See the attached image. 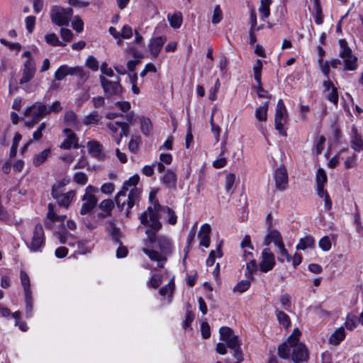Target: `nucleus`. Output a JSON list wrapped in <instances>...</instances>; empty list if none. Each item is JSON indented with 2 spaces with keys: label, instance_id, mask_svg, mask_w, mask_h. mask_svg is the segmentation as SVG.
Returning <instances> with one entry per match:
<instances>
[{
  "label": "nucleus",
  "instance_id": "58836bf2",
  "mask_svg": "<svg viewBox=\"0 0 363 363\" xmlns=\"http://www.w3.org/2000/svg\"><path fill=\"white\" fill-rule=\"evenodd\" d=\"M50 149L48 148L35 155L33 157V164L38 167L44 163L50 155Z\"/></svg>",
  "mask_w": 363,
  "mask_h": 363
},
{
  "label": "nucleus",
  "instance_id": "cd10ccee",
  "mask_svg": "<svg viewBox=\"0 0 363 363\" xmlns=\"http://www.w3.org/2000/svg\"><path fill=\"white\" fill-rule=\"evenodd\" d=\"M56 235L62 244H67L69 246L74 247L78 242L77 238L67 231H59Z\"/></svg>",
  "mask_w": 363,
  "mask_h": 363
},
{
  "label": "nucleus",
  "instance_id": "f3484780",
  "mask_svg": "<svg viewBox=\"0 0 363 363\" xmlns=\"http://www.w3.org/2000/svg\"><path fill=\"white\" fill-rule=\"evenodd\" d=\"M274 179L276 189L279 191H284L288 186V173L284 166L276 169L274 172Z\"/></svg>",
  "mask_w": 363,
  "mask_h": 363
},
{
  "label": "nucleus",
  "instance_id": "1a4fd4ad",
  "mask_svg": "<svg viewBox=\"0 0 363 363\" xmlns=\"http://www.w3.org/2000/svg\"><path fill=\"white\" fill-rule=\"evenodd\" d=\"M24 115L32 118L31 121H26L25 123L28 128H30L35 123L47 115L46 105L42 102H35L26 109Z\"/></svg>",
  "mask_w": 363,
  "mask_h": 363
},
{
  "label": "nucleus",
  "instance_id": "ddd939ff",
  "mask_svg": "<svg viewBox=\"0 0 363 363\" xmlns=\"http://www.w3.org/2000/svg\"><path fill=\"white\" fill-rule=\"evenodd\" d=\"M22 56L27 57V60L23 64L22 77L19 80L20 84H27L28 82H30L33 78L36 70L35 62L31 57L30 52L28 51H25L22 54Z\"/></svg>",
  "mask_w": 363,
  "mask_h": 363
},
{
  "label": "nucleus",
  "instance_id": "f03ea898",
  "mask_svg": "<svg viewBox=\"0 0 363 363\" xmlns=\"http://www.w3.org/2000/svg\"><path fill=\"white\" fill-rule=\"evenodd\" d=\"M149 228L146 230L147 239L142 251L148 256L150 260L157 262V267L162 268L165 264L167 257L171 255L174 245L172 240L164 235H156V232Z\"/></svg>",
  "mask_w": 363,
  "mask_h": 363
},
{
  "label": "nucleus",
  "instance_id": "bf43d9fd",
  "mask_svg": "<svg viewBox=\"0 0 363 363\" xmlns=\"http://www.w3.org/2000/svg\"><path fill=\"white\" fill-rule=\"evenodd\" d=\"M72 26L74 30L80 33L84 29V23L79 16H75L72 23Z\"/></svg>",
  "mask_w": 363,
  "mask_h": 363
},
{
  "label": "nucleus",
  "instance_id": "de8ad7c7",
  "mask_svg": "<svg viewBox=\"0 0 363 363\" xmlns=\"http://www.w3.org/2000/svg\"><path fill=\"white\" fill-rule=\"evenodd\" d=\"M223 19V12L219 5L214 7L211 16V22L214 24L220 23Z\"/></svg>",
  "mask_w": 363,
  "mask_h": 363
},
{
  "label": "nucleus",
  "instance_id": "6ab92c4d",
  "mask_svg": "<svg viewBox=\"0 0 363 363\" xmlns=\"http://www.w3.org/2000/svg\"><path fill=\"white\" fill-rule=\"evenodd\" d=\"M275 265V258L269 248H264L262 253V260L259 264L260 271L266 273L272 270Z\"/></svg>",
  "mask_w": 363,
  "mask_h": 363
},
{
  "label": "nucleus",
  "instance_id": "7ed1b4c3",
  "mask_svg": "<svg viewBox=\"0 0 363 363\" xmlns=\"http://www.w3.org/2000/svg\"><path fill=\"white\" fill-rule=\"evenodd\" d=\"M301 331L295 328L287 341L278 347L279 356L282 359H289L291 357L295 363H303L308 359V352L306 345L299 342Z\"/></svg>",
  "mask_w": 363,
  "mask_h": 363
},
{
  "label": "nucleus",
  "instance_id": "39448f33",
  "mask_svg": "<svg viewBox=\"0 0 363 363\" xmlns=\"http://www.w3.org/2000/svg\"><path fill=\"white\" fill-rule=\"evenodd\" d=\"M169 282L167 285L162 286L160 291L159 294L161 296L165 297L167 296L170 298L172 295V293L174 289V277L172 276L169 277L167 272L164 273L163 274H153L150 280L147 281V285L148 287H152L153 289H157L162 282L164 279H168ZM171 298H169L167 303H170Z\"/></svg>",
  "mask_w": 363,
  "mask_h": 363
},
{
  "label": "nucleus",
  "instance_id": "3c124183",
  "mask_svg": "<svg viewBox=\"0 0 363 363\" xmlns=\"http://www.w3.org/2000/svg\"><path fill=\"white\" fill-rule=\"evenodd\" d=\"M325 138L323 135L318 136L314 141V147L316 155H320L324 149Z\"/></svg>",
  "mask_w": 363,
  "mask_h": 363
},
{
  "label": "nucleus",
  "instance_id": "69168bd1",
  "mask_svg": "<svg viewBox=\"0 0 363 363\" xmlns=\"http://www.w3.org/2000/svg\"><path fill=\"white\" fill-rule=\"evenodd\" d=\"M60 35H61V38H62V40H64L67 42H69V41H71V40L73 37V33L69 29L61 28Z\"/></svg>",
  "mask_w": 363,
  "mask_h": 363
},
{
  "label": "nucleus",
  "instance_id": "864d4df0",
  "mask_svg": "<svg viewBox=\"0 0 363 363\" xmlns=\"http://www.w3.org/2000/svg\"><path fill=\"white\" fill-rule=\"evenodd\" d=\"M319 247L325 251L328 252L331 249V240L328 236L323 237L318 242Z\"/></svg>",
  "mask_w": 363,
  "mask_h": 363
},
{
  "label": "nucleus",
  "instance_id": "13d9d810",
  "mask_svg": "<svg viewBox=\"0 0 363 363\" xmlns=\"http://www.w3.org/2000/svg\"><path fill=\"white\" fill-rule=\"evenodd\" d=\"M140 143V137L138 135L132 136L129 143L128 148L131 152H135L137 150L139 143Z\"/></svg>",
  "mask_w": 363,
  "mask_h": 363
},
{
  "label": "nucleus",
  "instance_id": "9b49d317",
  "mask_svg": "<svg viewBox=\"0 0 363 363\" xmlns=\"http://www.w3.org/2000/svg\"><path fill=\"white\" fill-rule=\"evenodd\" d=\"M98 191V189L91 185L86 186L85 193L82 198L83 201L80 213L82 215H86L91 212L96 205L97 199L94 194Z\"/></svg>",
  "mask_w": 363,
  "mask_h": 363
},
{
  "label": "nucleus",
  "instance_id": "c756f323",
  "mask_svg": "<svg viewBox=\"0 0 363 363\" xmlns=\"http://www.w3.org/2000/svg\"><path fill=\"white\" fill-rule=\"evenodd\" d=\"M167 18L170 26L174 29L179 28L182 24V14L179 11H176L174 13H169Z\"/></svg>",
  "mask_w": 363,
  "mask_h": 363
},
{
  "label": "nucleus",
  "instance_id": "412c9836",
  "mask_svg": "<svg viewBox=\"0 0 363 363\" xmlns=\"http://www.w3.org/2000/svg\"><path fill=\"white\" fill-rule=\"evenodd\" d=\"M48 210L47 220L45 222V226L48 228L53 229L55 223H64L67 216L65 215H57L52 203L48 204Z\"/></svg>",
  "mask_w": 363,
  "mask_h": 363
},
{
  "label": "nucleus",
  "instance_id": "2f4dec72",
  "mask_svg": "<svg viewBox=\"0 0 363 363\" xmlns=\"http://www.w3.org/2000/svg\"><path fill=\"white\" fill-rule=\"evenodd\" d=\"M358 325V318L355 315L349 313L346 315L344 324L342 326H344L345 329L352 331Z\"/></svg>",
  "mask_w": 363,
  "mask_h": 363
},
{
  "label": "nucleus",
  "instance_id": "4d7b16f0",
  "mask_svg": "<svg viewBox=\"0 0 363 363\" xmlns=\"http://www.w3.org/2000/svg\"><path fill=\"white\" fill-rule=\"evenodd\" d=\"M73 179L76 183L84 185L88 181V177L85 173L79 172L74 174Z\"/></svg>",
  "mask_w": 363,
  "mask_h": 363
},
{
  "label": "nucleus",
  "instance_id": "473e14b6",
  "mask_svg": "<svg viewBox=\"0 0 363 363\" xmlns=\"http://www.w3.org/2000/svg\"><path fill=\"white\" fill-rule=\"evenodd\" d=\"M351 145L352 147L357 152L363 150V140L362 138L358 135L357 130L355 128H352V135L351 137Z\"/></svg>",
  "mask_w": 363,
  "mask_h": 363
},
{
  "label": "nucleus",
  "instance_id": "0eeeda50",
  "mask_svg": "<svg viewBox=\"0 0 363 363\" xmlns=\"http://www.w3.org/2000/svg\"><path fill=\"white\" fill-rule=\"evenodd\" d=\"M73 14L71 8H63L59 6H54L50 11L51 21L58 26H68Z\"/></svg>",
  "mask_w": 363,
  "mask_h": 363
},
{
  "label": "nucleus",
  "instance_id": "a211bd4d",
  "mask_svg": "<svg viewBox=\"0 0 363 363\" xmlns=\"http://www.w3.org/2000/svg\"><path fill=\"white\" fill-rule=\"evenodd\" d=\"M269 103V101H266L262 106L257 108L255 111V117L258 121L256 127L264 135H265L266 126L263 123H265L267 120Z\"/></svg>",
  "mask_w": 363,
  "mask_h": 363
},
{
  "label": "nucleus",
  "instance_id": "f257e3e1",
  "mask_svg": "<svg viewBox=\"0 0 363 363\" xmlns=\"http://www.w3.org/2000/svg\"><path fill=\"white\" fill-rule=\"evenodd\" d=\"M157 193V189L151 190L149 195L151 206L140 216L141 223L154 230H159L162 228L159 218L167 220L170 225H175L177 221V216L173 210L168 206H162L158 203L156 199Z\"/></svg>",
  "mask_w": 363,
  "mask_h": 363
},
{
  "label": "nucleus",
  "instance_id": "c9c22d12",
  "mask_svg": "<svg viewBox=\"0 0 363 363\" xmlns=\"http://www.w3.org/2000/svg\"><path fill=\"white\" fill-rule=\"evenodd\" d=\"M162 181L167 186V187H174L176 184L175 173L172 170H167L162 178Z\"/></svg>",
  "mask_w": 363,
  "mask_h": 363
},
{
  "label": "nucleus",
  "instance_id": "680f3d73",
  "mask_svg": "<svg viewBox=\"0 0 363 363\" xmlns=\"http://www.w3.org/2000/svg\"><path fill=\"white\" fill-rule=\"evenodd\" d=\"M26 27L29 33H31L35 28V18L33 16H27L25 19Z\"/></svg>",
  "mask_w": 363,
  "mask_h": 363
},
{
  "label": "nucleus",
  "instance_id": "8fccbe9b",
  "mask_svg": "<svg viewBox=\"0 0 363 363\" xmlns=\"http://www.w3.org/2000/svg\"><path fill=\"white\" fill-rule=\"evenodd\" d=\"M99 207L106 213L105 216H110L113 207V203L110 199H105L101 202Z\"/></svg>",
  "mask_w": 363,
  "mask_h": 363
},
{
  "label": "nucleus",
  "instance_id": "393cba45",
  "mask_svg": "<svg viewBox=\"0 0 363 363\" xmlns=\"http://www.w3.org/2000/svg\"><path fill=\"white\" fill-rule=\"evenodd\" d=\"M167 41V38L164 35L156 37L150 39L149 43V49L151 55L153 57H157L160 52L162 48Z\"/></svg>",
  "mask_w": 363,
  "mask_h": 363
},
{
  "label": "nucleus",
  "instance_id": "c85d7f7f",
  "mask_svg": "<svg viewBox=\"0 0 363 363\" xmlns=\"http://www.w3.org/2000/svg\"><path fill=\"white\" fill-rule=\"evenodd\" d=\"M271 242H274L277 247L283 243L281 234L276 230H269L264 238L265 245H269Z\"/></svg>",
  "mask_w": 363,
  "mask_h": 363
},
{
  "label": "nucleus",
  "instance_id": "a878e982",
  "mask_svg": "<svg viewBox=\"0 0 363 363\" xmlns=\"http://www.w3.org/2000/svg\"><path fill=\"white\" fill-rule=\"evenodd\" d=\"M210 233H211V226L205 223L202 225L200 228V230L199 232L198 237L199 238V244L201 246L208 248L210 246Z\"/></svg>",
  "mask_w": 363,
  "mask_h": 363
},
{
  "label": "nucleus",
  "instance_id": "72a5a7b5",
  "mask_svg": "<svg viewBox=\"0 0 363 363\" xmlns=\"http://www.w3.org/2000/svg\"><path fill=\"white\" fill-rule=\"evenodd\" d=\"M315 245V239L312 236H306L301 238L296 245L297 250H304L307 248H313Z\"/></svg>",
  "mask_w": 363,
  "mask_h": 363
},
{
  "label": "nucleus",
  "instance_id": "6e6552de",
  "mask_svg": "<svg viewBox=\"0 0 363 363\" xmlns=\"http://www.w3.org/2000/svg\"><path fill=\"white\" fill-rule=\"evenodd\" d=\"M76 75L82 80H86L89 74L86 73L84 69L79 66L69 67L67 65L60 66L54 74L55 79L57 81L63 80L67 76Z\"/></svg>",
  "mask_w": 363,
  "mask_h": 363
},
{
  "label": "nucleus",
  "instance_id": "7c9ffc66",
  "mask_svg": "<svg viewBox=\"0 0 363 363\" xmlns=\"http://www.w3.org/2000/svg\"><path fill=\"white\" fill-rule=\"evenodd\" d=\"M65 121L67 125L75 129L80 128V122L77 118V114L72 111H67L65 114Z\"/></svg>",
  "mask_w": 363,
  "mask_h": 363
},
{
  "label": "nucleus",
  "instance_id": "20e7f679",
  "mask_svg": "<svg viewBox=\"0 0 363 363\" xmlns=\"http://www.w3.org/2000/svg\"><path fill=\"white\" fill-rule=\"evenodd\" d=\"M139 180L138 174L132 176L123 183L122 189L116 196L117 206L121 209L126 207V216H129L130 208L140 199L141 190L138 187Z\"/></svg>",
  "mask_w": 363,
  "mask_h": 363
},
{
  "label": "nucleus",
  "instance_id": "a19ab883",
  "mask_svg": "<svg viewBox=\"0 0 363 363\" xmlns=\"http://www.w3.org/2000/svg\"><path fill=\"white\" fill-rule=\"evenodd\" d=\"M314 9V21L317 25H321L323 23V15L320 3L315 2L313 5Z\"/></svg>",
  "mask_w": 363,
  "mask_h": 363
},
{
  "label": "nucleus",
  "instance_id": "2eb2a0df",
  "mask_svg": "<svg viewBox=\"0 0 363 363\" xmlns=\"http://www.w3.org/2000/svg\"><path fill=\"white\" fill-rule=\"evenodd\" d=\"M340 57L342 60L344 71H355L358 68V59L352 54L350 48L340 50Z\"/></svg>",
  "mask_w": 363,
  "mask_h": 363
},
{
  "label": "nucleus",
  "instance_id": "774afa93",
  "mask_svg": "<svg viewBox=\"0 0 363 363\" xmlns=\"http://www.w3.org/2000/svg\"><path fill=\"white\" fill-rule=\"evenodd\" d=\"M201 335L203 338H208L211 335L210 326L208 323L203 322L201 325Z\"/></svg>",
  "mask_w": 363,
  "mask_h": 363
},
{
  "label": "nucleus",
  "instance_id": "338daca9",
  "mask_svg": "<svg viewBox=\"0 0 363 363\" xmlns=\"http://www.w3.org/2000/svg\"><path fill=\"white\" fill-rule=\"evenodd\" d=\"M100 69H101V72H102V74L104 75H106L110 77H112L114 76L113 69L108 66V64L106 62H103L101 65Z\"/></svg>",
  "mask_w": 363,
  "mask_h": 363
},
{
  "label": "nucleus",
  "instance_id": "c03bdc74",
  "mask_svg": "<svg viewBox=\"0 0 363 363\" xmlns=\"http://www.w3.org/2000/svg\"><path fill=\"white\" fill-rule=\"evenodd\" d=\"M316 186H325L327 183V175L325 172L320 168L317 170L315 175Z\"/></svg>",
  "mask_w": 363,
  "mask_h": 363
},
{
  "label": "nucleus",
  "instance_id": "9d476101",
  "mask_svg": "<svg viewBox=\"0 0 363 363\" xmlns=\"http://www.w3.org/2000/svg\"><path fill=\"white\" fill-rule=\"evenodd\" d=\"M99 81L106 97L119 96L123 93V89L121 84L120 77H116V80L112 81L106 79L104 75H101Z\"/></svg>",
  "mask_w": 363,
  "mask_h": 363
},
{
  "label": "nucleus",
  "instance_id": "603ef678",
  "mask_svg": "<svg viewBox=\"0 0 363 363\" xmlns=\"http://www.w3.org/2000/svg\"><path fill=\"white\" fill-rule=\"evenodd\" d=\"M250 280H242L235 286L233 288V291L243 293L246 291L250 288Z\"/></svg>",
  "mask_w": 363,
  "mask_h": 363
},
{
  "label": "nucleus",
  "instance_id": "423d86ee",
  "mask_svg": "<svg viewBox=\"0 0 363 363\" xmlns=\"http://www.w3.org/2000/svg\"><path fill=\"white\" fill-rule=\"evenodd\" d=\"M220 340L226 343L228 347L233 350V356L238 361H242V354L240 351V342L238 336L233 334L229 327L223 326L219 330Z\"/></svg>",
  "mask_w": 363,
  "mask_h": 363
},
{
  "label": "nucleus",
  "instance_id": "6e6d98bb",
  "mask_svg": "<svg viewBox=\"0 0 363 363\" xmlns=\"http://www.w3.org/2000/svg\"><path fill=\"white\" fill-rule=\"evenodd\" d=\"M279 301L283 308L289 311L291 306L290 296L287 294H282L280 296Z\"/></svg>",
  "mask_w": 363,
  "mask_h": 363
},
{
  "label": "nucleus",
  "instance_id": "79ce46f5",
  "mask_svg": "<svg viewBox=\"0 0 363 363\" xmlns=\"http://www.w3.org/2000/svg\"><path fill=\"white\" fill-rule=\"evenodd\" d=\"M235 182V175L229 173L225 177V189L228 194H231L233 192V186Z\"/></svg>",
  "mask_w": 363,
  "mask_h": 363
},
{
  "label": "nucleus",
  "instance_id": "4c0bfd02",
  "mask_svg": "<svg viewBox=\"0 0 363 363\" xmlns=\"http://www.w3.org/2000/svg\"><path fill=\"white\" fill-rule=\"evenodd\" d=\"M20 280L24 291V294L29 295L30 293H32L30 289V278L27 273L23 270L20 272Z\"/></svg>",
  "mask_w": 363,
  "mask_h": 363
},
{
  "label": "nucleus",
  "instance_id": "37998d69",
  "mask_svg": "<svg viewBox=\"0 0 363 363\" xmlns=\"http://www.w3.org/2000/svg\"><path fill=\"white\" fill-rule=\"evenodd\" d=\"M45 42L52 46H65V44L59 40L57 36L55 33H49L45 36Z\"/></svg>",
  "mask_w": 363,
  "mask_h": 363
},
{
  "label": "nucleus",
  "instance_id": "5fc2aeb1",
  "mask_svg": "<svg viewBox=\"0 0 363 363\" xmlns=\"http://www.w3.org/2000/svg\"><path fill=\"white\" fill-rule=\"evenodd\" d=\"M277 247L279 248V251L281 255V257H278L279 261L284 262V258H286V259L289 262L291 260V257L289 256L286 249L284 247V243L278 245Z\"/></svg>",
  "mask_w": 363,
  "mask_h": 363
},
{
  "label": "nucleus",
  "instance_id": "f8f14e48",
  "mask_svg": "<svg viewBox=\"0 0 363 363\" xmlns=\"http://www.w3.org/2000/svg\"><path fill=\"white\" fill-rule=\"evenodd\" d=\"M287 120V110L284 105V103L282 99H279L277 102L275 112V118H274V125L275 129L279 131V133L284 135L286 136V133L284 128L285 123Z\"/></svg>",
  "mask_w": 363,
  "mask_h": 363
},
{
  "label": "nucleus",
  "instance_id": "aec40b11",
  "mask_svg": "<svg viewBox=\"0 0 363 363\" xmlns=\"http://www.w3.org/2000/svg\"><path fill=\"white\" fill-rule=\"evenodd\" d=\"M52 195L57 200L58 204L61 206L67 208L72 203L74 196V191H69L65 194H60L56 186H53Z\"/></svg>",
  "mask_w": 363,
  "mask_h": 363
},
{
  "label": "nucleus",
  "instance_id": "4468645a",
  "mask_svg": "<svg viewBox=\"0 0 363 363\" xmlns=\"http://www.w3.org/2000/svg\"><path fill=\"white\" fill-rule=\"evenodd\" d=\"M45 242L44 231L40 224L35 226L33 235L30 242L27 243L28 247L31 252H40Z\"/></svg>",
  "mask_w": 363,
  "mask_h": 363
},
{
  "label": "nucleus",
  "instance_id": "5701e85b",
  "mask_svg": "<svg viewBox=\"0 0 363 363\" xmlns=\"http://www.w3.org/2000/svg\"><path fill=\"white\" fill-rule=\"evenodd\" d=\"M323 87L328 100L337 106L338 103V94L337 89L333 83L330 79L324 81Z\"/></svg>",
  "mask_w": 363,
  "mask_h": 363
},
{
  "label": "nucleus",
  "instance_id": "4be33fe9",
  "mask_svg": "<svg viewBox=\"0 0 363 363\" xmlns=\"http://www.w3.org/2000/svg\"><path fill=\"white\" fill-rule=\"evenodd\" d=\"M89 153L99 160H104L106 155L103 152L102 145L96 140H90L87 143Z\"/></svg>",
  "mask_w": 363,
  "mask_h": 363
},
{
  "label": "nucleus",
  "instance_id": "09e8293b",
  "mask_svg": "<svg viewBox=\"0 0 363 363\" xmlns=\"http://www.w3.org/2000/svg\"><path fill=\"white\" fill-rule=\"evenodd\" d=\"M262 69V63L260 60H257L256 64L253 67L255 79L257 82L258 85L261 84V72Z\"/></svg>",
  "mask_w": 363,
  "mask_h": 363
},
{
  "label": "nucleus",
  "instance_id": "b1692460",
  "mask_svg": "<svg viewBox=\"0 0 363 363\" xmlns=\"http://www.w3.org/2000/svg\"><path fill=\"white\" fill-rule=\"evenodd\" d=\"M64 133L66 135V138L60 145L61 149L69 150L71 147L78 148V139L76 135L69 129L65 128Z\"/></svg>",
  "mask_w": 363,
  "mask_h": 363
},
{
  "label": "nucleus",
  "instance_id": "ea45409f",
  "mask_svg": "<svg viewBox=\"0 0 363 363\" xmlns=\"http://www.w3.org/2000/svg\"><path fill=\"white\" fill-rule=\"evenodd\" d=\"M276 316L279 323L285 328H289L291 325V320L289 316L284 312L276 310Z\"/></svg>",
  "mask_w": 363,
  "mask_h": 363
},
{
  "label": "nucleus",
  "instance_id": "dca6fc26",
  "mask_svg": "<svg viewBox=\"0 0 363 363\" xmlns=\"http://www.w3.org/2000/svg\"><path fill=\"white\" fill-rule=\"evenodd\" d=\"M107 127L113 133V138L117 145L121 143L123 135H127L128 133V125L125 122H109Z\"/></svg>",
  "mask_w": 363,
  "mask_h": 363
},
{
  "label": "nucleus",
  "instance_id": "0e129e2a",
  "mask_svg": "<svg viewBox=\"0 0 363 363\" xmlns=\"http://www.w3.org/2000/svg\"><path fill=\"white\" fill-rule=\"evenodd\" d=\"M86 65L94 71H96L99 68V62L93 56L88 57L86 61Z\"/></svg>",
  "mask_w": 363,
  "mask_h": 363
},
{
  "label": "nucleus",
  "instance_id": "a18cd8bd",
  "mask_svg": "<svg viewBox=\"0 0 363 363\" xmlns=\"http://www.w3.org/2000/svg\"><path fill=\"white\" fill-rule=\"evenodd\" d=\"M141 130L145 135H148L152 130V123L148 118L142 116L140 118Z\"/></svg>",
  "mask_w": 363,
  "mask_h": 363
},
{
  "label": "nucleus",
  "instance_id": "e2e57ef3",
  "mask_svg": "<svg viewBox=\"0 0 363 363\" xmlns=\"http://www.w3.org/2000/svg\"><path fill=\"white\" fill-rule=\"evenodd\" d=\"M120 34L123 39H130L133 36V29L130 26L125 25Z\"/></svg>",
  "mask_w": 363,
  "mask_h": 363
},
{
  "label": "nucleus",
  "instance_id": "052dcab7",
  "mask_svg": "<svg viewBox=\"0 0 363 363\" xmlns=\"http://www.w3.org/2000/svg\"><path fill=\"white\" fill-rule=\"evenodd\" d=\"M47 114H50L51 113H59L62 111V107L60 101H54L50 106H46Z\"/></svg>",
  "mask_w": 363,
  "mask_h": 363
},
{
  "label": "nucleus",
  "instance_id": "49530a36",
  "mask_svg": "<svg viewBox=\"0 0 363 363\" xmlns=\"http://www.w3.org/2000/svg\"><path fill=\"white\" fill-rule=\"evenodd\" d=\"M257 269V265L256 261L252 259L250 261L246 264V271H245V277H247L248 279H252L253 277V274Z\"/></svg>",
  "mask_w": 363,
  "mask_h": 363
},
{
  "label": "nucleus",
  "instance_id": "e433bc0d",
  "mask_svg": "<svg viewBox=\"0 0 363 363\" xmlns=\"http://www.w3.org/2000/svg\"><path fill=\"white\" fill-rule=\"evenodd\" d=\"M101 119V116L98 111H93L86 116L83 119L84 125H98Z\"/></svg>",
  "mask_w": 363,
  "mask_h": 363
},
{
  "label": "nucleus",
  "instance_id": "bb28decb",
  "mask_svg": "<svg viewBox=\"0 0 363 363\" xmlns=\"http://www.w3.org/2000/svg\"><path fill=\"white\" fill-rule=\"evenodd\" d=\"M346 337V332L344 326L336 328L330 335L328 342L333 346L339 345Z\"/></svg>",
  "mask_w": 363,
  "mask_h": 363
},
{
  "label": "nucleus",
  "instance_id": "f704fd0d",
  "mask_svg": "<svg viewBox=\"0 0 363 363\" xmlns=\"http://www.w3.org/2000/svg\"><path fill=\"white\" fill-rule=\"evenodd\" d=\"M271 0H261L260 6L259 7V12L260 13V18L262 21L268 18L270 14V5Z\"/></svg>",
  "mask_w": 363,
  "mask_h": 363
}]
</instances>
